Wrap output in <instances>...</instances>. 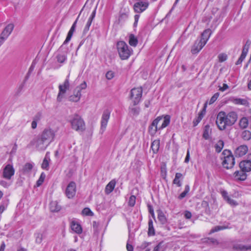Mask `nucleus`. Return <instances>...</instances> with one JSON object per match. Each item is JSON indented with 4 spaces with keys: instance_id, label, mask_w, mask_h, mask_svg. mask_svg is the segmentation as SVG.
<instances>
[{
    "instance_id": "f8f14e48",
    "label": "nucleus",
    "mask_w": 251,
    "mask_h": 251,
    "mask_svg": "<svg viewBox=\"0 0 251 251\" xmlns=\"http://www.w3.org/2000/svg\"><path fill=\"white\" fill-rule=\"evenodd\" d=\"M76 194V184L72 181L70 182L67 186L65 190V194L68 198H73Z\"/></svg>"
},
{
    "instance_id": "f03ea898",
    "label": "nucleus",
    "mask_w": 251,
    "mask_h": 251,
    "mask_svg": "<svg viewBox=\"0 0 251 251\" xmlns=\"http://www.w3.org/2000/svg\"><path fill=\"white\" fill-rule=\"evenodd\" d=\"M224 155V160L222 162L223 167L227 169H231L235 164L234 156L231 154L229 150H225L223 152Z\"/></svg>"
},
{
    "instance_id": "c756f323",
    "label": "nucleus",
    "mask_w": 251,
    "mask_h": 251,
    "mask_svg": "<svg viewBox=\"0 0 251 251\" xmlns=\"http://www.w3.org/2000/svg\"><path fill=\"white\" fill-rule=\"evenodd\" d=\"M182 178V175L179 173H176L175 175V179L173 180V183L176 184L178 187L181 186L180 179Z\"/></svg>"
},
{
    "instance_id": "aec40b11",
    "label": "nucleus",
    "mask_w": 251,
    "mask_h": 251,
    "mask_svg": "<svg viewBox=\"0 0 251 251\" xmlns=\"http://www.w3.org/2000/svg\"><path fill=\"white\" fill-rule=\"evenodd\" d=\"M242 170L241 171L235 172L233 174L234 179L237 180H245L247 178V175Z\"/></svg>"
},
{
    "instance_id": "cd10ccee",
    "label": "nucleus",
    "mask_w": 251,
    "mask_h": 251,
    "mask_svg": "<svg viewBox=\"0 0 251 251\" xmlns=\"http://www.w3.org/2000/svg\"><path fill=\"white\" fill-rule=\"evenodd\" d=\"M61 209L60 206L56 201H52L50 203V209L52 212L59 211Z\"/></svg>"
},
{
    "instance_id": "7ed1b4c3",
    "label": "nucleus",
    "mask_w": 251,
    "mask_h": 251,
    "mask_svg": "<svg viewBox=\"0 0 251 251\" xmlns=\"http://www.w3.org/2000/svg\"><path fill=\"white\" fill-rule=\"evenodd\" d=\"M72 128L77 131H82L85 129V123L83 119L78 115L73 116L70 120Z\"/></svg>"
},
{
    "instance_id": "a878e982",
    "label": "nucleus",
    "mask_w": 251,
    "mask_h": 251,
    "mask_svg": "<svg viewBox=\"0 0 251 251\" xmlns=\"http://www.w3.org/2000/svg\"><path fill=\"white\" fill-rule=\"evenodd\" d=\"M116 185V181L112 180L106 186L105 189V192L106 194H109L113 191Z\"/></svg>"
},
{
    "instance_id": "0e129e2a",
    "label": "nucleus",
    "mask_w": 251,
    "mask_h": 251,
    "mask_svg": "<svg viewBox=\"0 0 251 251\" xmlns=\"http://www.w3.org/2000/svg\"><path fill=\"white\" fill-rule=\"evenodd\" d=\"M126 249L127 250V251H133V247L132 245L129 244H127L126 245Z\"/></svg>"
},
{
    "instance_id": "9b49d317",
    "label": "nucleus",
    "mask_w": 251,
    "mask_h": 251,
    "mask_svg": "<svg viewBox=\"0 0 251 251\" xmlns=\"http://www.w3.org/2000/svg\"><path fill=\"white\" fill-rule=\"evenodd\" d=\"M110 112L108 110H104L102 113L100 124V132L101 133H103L105 131L108 120L110 118Z\"/></svg>"
},
{
    "instance_id": "052dcab7",
    "label": "nucleus",
    "mask_w": 251,
    "mask_h": 251,
    "mask_svg": "<svg viewBox=\"0 0 251 251\" xmlns=\"http://www.w3.org/2000/svg\"><path fill=\"white\" fill-rule=\"evenodd\" d=\"M162 242H160L157 246H156L154 249L153 251H159L160 248L162 247Z\"/></svg>"
},
{
    "instance_id": "79ce46f5",
    "label": "nucleus",
    "mask_w": 251,
    "mask_h": 251,
    "mask_svg": "<svg viewBox=\"0 0 251 251\" xmlns=\"http://www.w3.org/2000/svg\"><path fill=\"white\" fill-rule=\"evenodd\" d=\"M40 115L39 114L36 115L34 119V120L31 123V127L35 129L37 127V121L40 120Z\"/></svg>"
},
{
    "instance_id": "4468645a",
    "label": "nucleus",
    "mask_w": 251,
    "mask_h": 251,
    "mask_svg": "<svg viewBox=\"0 0 251 251\" xmlns=\"http://www.w3.org/2000/svg\"><path fill=\"white\" fill-rule=\"evenodd\" d=\"M149 2L148 1H139L136 2L134 5V9L135 12L141 13L144 11L148 7Z\"/></svg>"
},
{
    "instance_id": "20e7f679",
    "label": "nucleus",
    "mask_w": 251,
    "mask_h": 251,
    "mask_svg": "<svg viewBox=\"0 0 251 251\" xmlns=\"http://www.w3.org/2000/svg\"><path fill=\"white\" fill-rule=\"evenodd\" d=\"M143 90L142 87L134 88L130 91V99L132 100L133 105L135 106L140 102L142 96Z\"/></svg>"
},
{
    "instance_id": "2eb2a0df",
    "label": "nucleus",
    "mask_w": 251,
    "mask_h": 251,
    "mask_svg": "<svg viewBox=\"0 0 251 251\" xmlns=\"http://www.w3.org/2000/svg\"><path fill=\"white\" fill-rule=\"evenodd\" d=\"M225 118L226 120V124H228V126L233 125L237 120V115L233 111L229 112L227 114L225 112Z\"/></svg>"
},
{
    "instance_id": "6e6552de",
    "label": "nucleus",
    "mask_w": 251,
    "mask_h": 251,
    "mask_svg": "<svg viewBox=\"0 0 251 251\" xmlns=\"http://www.w3.org/2000/svg\"><path fill=\"white\" fill-rule=\"evenodd\" d=\"M216 123L219 129L221 130L225 129L227 126H229L228 124L226 123V122L225 118V112L220 111L218 113Z\"/></svg>"
},
{
    "instance_id": "1a4fd4ad",
    "label": "nucleus",
    "mask_w": 251,
    "mask_h": 251,
    "mask_svg": "<svg viewBox=\"0 0 251 251\" xmlns=\"http://www.w3.org/2000/svg\"><path fill=\"white\" fill-rule=\"evenodd\" d=\"M15 169L11 164H7L3 169L2 172V177L9 180L14 175Z\"/></svg>"
},
{
    "instance_id": "4c0bfd02",
    "label": "nucleus",
    "mask_w": 251,
    "mask_h": 251,
    "mask_svg": "<svg viewBox=\"0 0 251 251\" xmlns=\"http://www.w3.org/2000/svg\"><path fill=\"white\" fill-rule=\"evenodd\" d=\"M35 242L37 244H41L43 239V234L40 232H37L34 234Z\"/></svg>"
},
{
    "instance_id": "58836bf2",
    "label": "nucleus",
    "mask_w": 251,
    "mask_h": 251,
    "mask_svg": "<svg viewBox=\"0 0 251 251\" xmlns=\"http://www.w3.org/2000/svg\"><path fill=\"white\" fill-rule=\"evenodd\" d=\"M228 228H229V227L228 226H216L210 230V233H214V232L220 231L221 230H223V229Z\"/></svg>"
},
{
    "instance_id": "69168bd1",
    "label": "nucleus",
    "mask_w": 251,
    "mask_h": 251,
    "mask_svg": "<svg viewBox=\"0 0 251 251\" xmlns=\"http://www.w3.org/2000/svg\"><path fill=\"white\" fill-rule=\"evenodd\" d=\"M95 15H96V10H94L92 12V14H91V16H90V17L89 18V19H91V20H93L94 18H95Z\"/></svg>"
},
{
    "instance_id": "39448f33",
    "label": "nucleus",
    "mask_w": 251,
    "mask_h": 251,
    "mask_svg": "<svg viewBox=\"0 0 251 251\" xmlns=\"http://www.w3.org/2000/svg\"><path fill=\"white\" fill-rule=\"evenodd\" d=\"M30 143L38 151H44L50 145L40 135L35 138Z\"/></svg>"
},
{
    "instance_id": "774afa93",
    "label": "nucleus",
    "mask_w": 251,
    "mask_h": 251,
    "mask_svg": "<svg viewBox=\"0 0 251 251\" xmlns=\"http://www.w3.org/2000/svg\"><path fill=\"white\" fill-rule=\"evenodd\" d=\"M5 244L4 243H2L0 247V251H4L5 249Z\"/></svg>"
},
{
    "instance_id": "338daca9",
    "label": "nucleus",
    "mask_w": 251,
    "mask_h": 251,
    "mask_svg": "<svg viewBox=\"0 0 251 251\" xmlns=\"http://www.w3.org/2000/svg\"><path fill=\"white\" fill-rule=\"evenodd\" d=\"M189 158H190L189 151H188L187 152L186 156L185 159V162L186 163H187V162H189Z\"/></svg>"
},
{
    "instance_id": "a18cd8bd",
    "label": "nucleus",
    "mask_w": 251,
    "mask_h": 251,
    "mask_svg": "<svg viewBox=\"0 0 251 251\" xmlns=\"http://www.w3.org/2000/svg\"><path fill=\"white\" fill-rule=\"evenodd\" d=\"M231 206H235L238 205V203L235 200L231 199L229 197L226 201Z\"/></svg>"
},
{
    "instance_id": "49530a36",
    "label": "nucleus",
    "mask_w": 251,
    "mask_h": 251,
    "mask_svg": "<svg viewBox=\"0 0 251 251\" xmlns=\"http://www.w3.org/2000/svg\"><path fill=\"white\" fill-rule=\"evenodd\" d=\"M87 87V84L85 81H84L79 86H77L75 88L76 90H79V91L81 93L82 90L85 89Z\"/></svg>"
},
{
    "instance_id": "72a5a7b5",
    "label": "nucleus",
    "mask_w": 251,
    "mask_h": 251,
    "mask_svg": "<svg viewBox=\"0 0 251 251\" xmlns=\"http://www.w3.org/2000/svg\"><path fill=\"white\" fill-rule=\"evenodd\" d=\"M149 229H148V235L149 236L154 235L155 234V231L153 226V222L152 220L150 219L149 221Z\"/></svg>"
},
{
    "instance_id": "2f4dec72",
    "label": "nucleus",
    "mask_w": 251,
    "mask_h": 251,
    "mask_svg": "<svg viewBox=\"0 0 251 251\" xmlns=\"http://www.w3.org/2000/svg\"><path fill=\"white\" fill-rule=\"evenodd\" d=\"M128 42L130 46L136 47L138 44V40L133 34H130L129 36Z\"/></svg>"
},
{
    "instance_id": "680f3d73",
    "label": "nucleus",
    "mask_w": 251,
    "mask_h": 251,
    "mask_svg": "<svg viewBox=\"0 0 251 251\" xmlns=\"http://www.w3.org/2000/svg\"><path fill=\"white\" fill-rule=\"evenodd\" d=\"M139 18V15L137 14V15H135L134 16V20H135V21H134V26H137Z\"/></svg>"
},
{
    "instance_id": "5701e85b",
    "label": "nucleus",
    "mask_w": 251,
    "mask_h": 251,
    "mask_svg": "<svg viewBox=\"0 0 251 251\" xmlns=\"http://www.w3.org/2000/svg\"><path fill=\"white\" fill-rule=\"evenodd\" d=\"M207 102L205 103L203 109L201 112H200L199 114L198 117L195 120H194L193 124L194 126H196L203 118V116L205 113V109L207 107Z\"/></svg>"
},
{
    "instance_id": "f3484780",
    "label": "nucleus",
    "mask_w": 251,
    "mask_h": 251,
    "mask_svg": "<svg viewBox=\"0 0 251 251\" xmlns=\"http://www.w3.org/2000/svg\"><path fill=\"white\" fill-rule=\"evenodd\" d=\"M205 44L200 40H196L191 49V52L193 54L198 53L204 46Z\"/></svg>"
},
{
    "instance_id": "4be33fe9",
    "label": "nucleus",
    "mask_w": 251,
    "mask_h": 251,
    "mask_svg": "<svg viewBox=\"0 0 251 251\" xmlns=\"http://www.w3.org/2000/svg\"><path fill=\"white\" fill-rule=\"evenodd\" d=\"M248 50H249V46L245 45L243 47L240 57H239V58L238 59V60L237 61V62L236 63V65H239V64H241L242 61L244 60V59L246 57L247 54L248 52Z\"/></svg>"
},
{
    "instance_id": "bf43d9fd",
    "label": "nucleus",
    "mask_w": 251,
    "mask_h": 251,
    "mask_svg": "<svg viewBox=\"0 0 251 251\" xmlns=\"http://www.w3.org/2000/svg\"><path fill=\"white\" fill-rule=\"evenodd\" d=\"M0 185H2L4 187H7L8 186H9L10 184L4 180H0Z\"/></svg>"
},
{
    "instance_id": "393cba45",
    "label": "nucleus",
    "mask_w": 251,
    "mask_h": 251,
    "mask_svg": "<svg viewBox=\"0 0 251 251\" xmlns=\"http://www.w3.org/2000/svg\"><path fill=\"white\" fill-rule=\"evenodd\" d=\"M81 96V93L75 89L74 94L69 97V100L71 101L77 102L80 100Z\"/></svg>"
},
{
    "instance_id": "9d476101",
    "label": "nucleus",
    "mask_w": 251,
    "mask_h": 251,
    "mask_svg": "<svg viewBox=\"0 0 251 251\" xmlns=\"http://www.w3.org/2000/svg\"><path fill=\"white\" fill-rule=\"evenodd\" d=\"M13 24H8L3 29L0 35V43L3 44L5 40L8 37L14 29Z\"/></svg>"
},
{
    "instance_id": "6e6d98bb",
    "label": "nucleus",
    "mask_w": 251,
    "mask_h": 251,
    "mask_svg": "<svg viewBox=\"0 0 251 251\" xmlns=\"http://www.w3.org/2000/svg\"><path fill=\"white\" fill-rule=\"evenodd\" d=\"M114 76V73L112 71H108L106 74V77L108 79H111Z\"/></svg>"
},
{
    "instance_id": "13d9d810",
    "label": "nucleus",
    "mask_w": 251,
    "mask_h": 251,
    "mask_svg": "<svg viewBox=\"0 0 251 251\" xmlns=\"http://www.w3.org/2000/svg\"><path fill=\"white\" fill-rule=\"evenodd\" d=\"M228 88V85L224 83V84H223V85L222 87H220L219 88V90H220L222 92H223V91L226 90V89H227Z\"/></svg>"
},
{
    "instance_id": "8fccbe9b",
    "label": "nucleus",
    "mask_w": 251,
    "mask_h": 251,
    "mask_svg": "<svg viewBox=\"0 0 251 251\" xmlns=\"http://www.w3.org/2000/svg\"><path fill=\"white\" fill-rule=\"evenodd\" d=\"M219 96V93H215L210 99L209 102V104H211L213 103L217 100Z\"/></svg>"
},
{
    "instance_id": "603ef678",
    "label": "nucleus",
    "mask_w": 251,
    "mask_h": 251,
    "mask_svg": "<svg viewBox=\"0 0 251 251\" xmlns=\"http://www.w3.org/2000/svg\"><path fill=\"white\" fill-rule=\"evenodd\" d=\"M130 112L133 115H137L139 114L140 109L138 107H134L130 108Z\"/></svg>"
},
{
    "instance_id": "4d7b16f0",
    "label": "nucleus",
    "mask_w": 251,
    "mask_h": 251,
    "mask_svg": "<svg viewBox=\"0 0 251 251\" xmlns=\"http://www.w3.org/2000/svg\"><path fill=\"white\" fill-rule=\"evenodd\" d=\"M221 194L225 201H226V200L229 197L227 192L226 191H222Z\"/></svg>"
},
{
    "instance_id": "3c124183",
    "label": "nucleus",
    "mask_w": 251,
    "mask_h": 251,
    "mask_svg": "<svg viewBox=\"0 0 251 251\" xmlns=\"http://www.w3.org/2000/svg\"><path fill=\"white\" fill-rule=\"evenodd\" d=\"M218 59L219 62H224L227 59V55L225 53H221L218 55Z\"/></svg>"
},
{
    "instance_id": "f257e3e1",
    "label": "nucleus",
    "mask_w": 251,
    "mask_h": 251,
    "mask_svg": "<svg viewBox=\"0 0 251 251\" xmlns=\"http://www.w3.org/2000/svg\"><path fill=\"white\" fill-rule=\"evenodd\" d=\"M117 49L122 60L128 59L132 52L131 49L124 41H119L117 43Z\"/></svg>"
},
{
    "instance_id": "c85d7f7f",
    "label": "nucleus",
    "mask_w": 251,
    "mask_h": 251,
    "mask_svg": "<svg viewBox=\"0 0 251 251\" xmlns=\"http://www.w3.org/2000/svg\"><path fill=\"white\" fill-rule=\"evenodd\" d=\"M171 117L169 115H166L164 117L163 122L160 127H158V129L160 130L168 126L170 122Z\"/></svg>"
},
{
    "instance_id": "c9c22d12",
    "label": "nucleus",
    "mask_w": 251,
    "mask_h": 251,
    "mask_svg": "<svg viewBox=\"0 0 251 251\" xmlns=\"http://www.w3.org/2000/svg\"><path fill=\"white\" fill-rule=\"evenodd\" d=\"M249 125L248 120L246 117H243L239 122V126L241 128H246Z\"/></svg>"
},
{
    "instance_id": "a19ab883",
    "label": "nucleus",
    "mask_w": 251,
    "mask_h": 251,
    "mask_svg": "<svg viewBox=\"0 0 251 251\" xmlns=\"http://www.w3.org/2000/svg\"><path fill=\"white\" fill-rule=\"evenodd\" d=\"M45 177H46V175L44 173H42L41 174L39 178L37 181L36 185L37 187L40 186L43 183V182H44V181L45 180Z\"/></svg>"
},
{
    "instance_id": "e433bc0d",
    "label": "nucleus",
    "mask_w": 251,
    "mask_h": 251,
    "mask_svg": "<svg viewBox=\"0 0 251 251\" xmlns=\"http://www.w3.org/2000/svg\"><path fill=\"white\" fill-rule=\"evenodd\" d=\"M75 30V28H74V27H71L68 33L67 36L63 43V44H66L70 41Z\"/></svg>"
},
{
    "instance_id": "423d86ee",
    "label": "nucleus",
    "mask_w": 251,
    "mask_h": 251,
    "mask_svg": "<svg viewBox=\"0 0 251 251\" xmlns=\"http://www.w3.org/2000/svg\"><path fill=\"white\" fill-rule=\"evenodd\" d=\"M39 135L50 144L54 140L55 131L50 128H45Z\"/></svg>"
},
{
    "instance_id": "b1692460",
    "label": "nucleus",
    "mask_w": 251,
    "mask_h": 251,
    "mask_svg": "<svg viewBox=\"0 0 251 251\" xmlns=\"http://www.w3.org/2000/svg\"><path fill=\"white\" fill-rule=\"evenodd\" d=\"M211 34V30L209 29L205 30L201 34V37L200 40L205 44H206Z\"/></svg>"
},
{
    "instance_id": "c03bdc74",
    "label": "nucleus",
    "mask_w": 251,
    "mask_h": 251,
    "mask_svg": "<svg viewBox=\"0 0 251 251\" xmlns=\"http://www.w3.org/2000/svg\"><path fill=\"white\" fill-rule=\"evenodd\" d=\"M243 137L245 140H248L251 138V133L249 131H244L243 132Z\"/></svg>"
},
{
    "instance_id": "412c9836",
    "label": "nucleus",
    "mask_w": 251,
    "mask_h": 251,
    "mask_svg": "<svg viewBox=\"0 0 251 251\" xmlns=\"http://www.w3.org/2000/svg\"><path fill=\"white\" fill-rule=\"evenodd\" d=\"M50 161V157L49 153L47 152L41 165L42 169L46 171H48L50 168L49 163Z\"/></svg>"
},
{
    "instance_id": "dca6fc26",
    "label": "nucleus",
    "mask_w": 251,
    "mask_h": 251,
    "mask_svg": "<svg viewBox=\"0 0 251 251\" xmlns=\"http://www.w3.org/2000/svg\"><path fill=\"white\" fill-rule=\"evenodd\" d=\"M162 120V117L159 116L157 117L152 122L151 125L149 127V132L151 135H154L157 130L158 129L157 127V125L158 123Z\"/></svg>"
},
{
    "instance_id": "bb28decb",
    "label": "nucleus",
    "mask_w": 251,
    "mask_h": 251,
    "mask_svg": "<svg viewBox=\"0 0 251 251\" xmlns=\"http://www.w3.org/2000/svg\"><path fill=\"white\" fill-rule=\"evenodd\" d=\"M157 218L160 223L162 225L167 223V219L164 214V213L160 210L157 211Z\"/></svg>"
},
{
    "instance_id": "09e8293b",
    "label": "nucleus",
    "mask_w": 251,
    "mask_h": 251,
    "mask_svg": "<svg viewBox=\"0 0 251 251\" xmlns=\"http://www.w3.org/2000/svg\"><path fill=\"white\" fill-rule=\"evenodd\" d=\"M57 61L60 63H63L66 60L65 54H59L57 56Z\"/></svg>"
},
{
    "instance_id": "6ab92c4d",
    "label": "nucleus",
    "mask_w": 251,
    "mask_h": 251,
    "mask_svg": "<svg viewBox=\"0 0 251 251\" xmlns=\"http://www.w3.org/2000/svg\"><path fill=\"white\" fill-rule=\"evenodd\" d=\"M71 227L72 230L77 234H81L82 232L80 225L75 221H72L71 222Z\"/></svg>"
},
{
    "instance_id": "ddd939ff",
    "label": "nucleus",
    "mask_w": 251,
    "mask_h": 251,
    "mask_svg": "<svg viewBox=\"0 0 251 251\" xmlns=\"http://www.w3.org/2000/svg\"><path fill=\"white\" fill-rule=\"evenodd\" d=\"M239 167L244 172H249L251 171V153L248 155L246 160H243L240 163Z\"/></svg>"
},
{
    "instance_id": "e2e57ef3",
    "label": "nucleus",
    "mask_w": 251,
    "mask_h": 251,
    "mask_svg": "<svg viewBox=\"0 0 251 251\" xmlns=\"http://www.w3.org/2000/svg\"><path fill=\"white\" fill-rule=\"evenodd\" d=\"M192 214L189 211H186L185 213V217L186 219H189L191 218Z\"/></svg>"
},
{
    "instance_id": "473e14b6",
    "label": "nucleus",
    "mask_w": 251,
    "mask_h": 251,
    "mask_svg": "<svg viewBox=\"0 0 251 251\" xmlns=\"http://www.w3.org/2000/svg\"><path fill=\"white\" fill-rule=\"evenodd\" d=\"M233 103L235 104H240L245 105L247 104V101L245 99L240 98H235L232 100Z\"/></svg>"
},
{
    "instance_id": "ea45409f",
    "label": "nucleus",
    "mask_w": 251,
    "mask_h": 251,
    "mask_svg": "<svg viewBox=\"0 0 251 251\" xmlns=\"http://www.w3.org/2000/svg\"><path fill=\"white\" fill-rule=\"evenodd\" d=\"M189 191H190L189 186L188 185H186L185 186L184 191L179 195V196H178V198L179 199H182L183 198H184L186 196V195L188 194V193L189 192Z\"/></svg>"
},
{
    "instance_id": "a211bd4d",
    "label": "nucleus",
    "mask_w": 251,
    "mask_h": 251,
    "mask_svg": "<svg viewBox=\"0 0 251 251\" xmlns=\"http://www.w3.org/2000/svg\"><path fill=\"white\" fill-rule=\"evenodd\" d=\"M248 148L246 145H241L238 147L235 151V155L237 157H241L247 153Z\"/></svg>"
},
{
    "instance_id": "37998d69",
    "label": "nucleus",
    "mask_w": 251,
    "mask_h": 251,
    "mask_svg": "<svg viewBox=\"0 0 251 251\" xmlns=\"http://www.w3.org/2000/svg\"><path fill=\"white\" fill-rule=\"evenodd\" d=\"M82 214L85 216H93V213L89 208H85L82 211Z\"/></svg>"
},
{
    "instance_id": "0eeeda50",
    "label": "nucleus",
    "mask_w": 251,
    "mask_h": 251,
    "mask_svg": "<svg viewBox=\"0 0 251 251\" xmlns=\"http://www.w3.org/2000/svg\"><path fill=\"white\" fill-rule=\"evenodd\" d=\"M70 86V83L69 81V75L67 77V78L65 80L63 84L60 85L59 86V92L57 97V101L61 102L64 97V95L69 89Z\"/></svg>"
},
{
    "instance_id": "5fc2aeb1",
    "label": "nucleus",
    "mask_w": 251,
    "mask_h": 251,
    "mask_svg": "<svg viewBox=\"0 0 251 251\" xmlns=\"http://www.w3.org/2000/svg\"><path fill=\"white\" fill-rule=\"evenodd\" d=\"M92 21H93L92 20L88 19V21H87L86 25L84 28L85 31H88L89 30V27L92 24Z\"/></svg>"
},
{
    "instance_id": "f704fd0d",
    "label": "nucleus",
    "mask_w": 251,
    "mask_h": 251,
    "mask_svg": "<svg viewBox=\"0 0 251 251\" xmlns=\"http://www.w3.org/2000/svg\"><path fill=\"white\" fill-rule=\"evenodd\" d=\"M224 146V143L223 140H219L215 145V150L217 152H220L221 151L222 149H223Z\"/></svg>"
},
{
    "instance_id": "de8ad7c7",
    "label": "nucleus",
    "mask_w": 251,
    "mask_h": 251,
    "mask_svg": "<svg viewBox=\"0 0 251 251\" xmlns=\"http://www.w3.org/2000/svg\"><path fill=\"white\" fill-rule=\"evenodd\" d=\"M136 198L134 196H131L128 201V205L130 206H133L135 203Z\"/></svg>"
},
{
    "instance_id": "864d4df0",
    "label": "nucleus",
    "mask_w": 251,
    "mask_h": 251,
    "mask_svg": "<svg viewBox=\"0 0 251 251\" xmlns=\"http://www.w3.org/2000/svg\"><path fill=\"white\" fill-rule=\"evenodd\" d=\"M32 168L33 166L32 164L30 163H26L24 166V170L25 172H29L32 169Z\"/></svg>"
},
{
    "instance_id": "7c9ffc66",
    "label": "nucleus",
    "mask_w": 251,
    "mask_h": 251,
    "mask_svg": "<svg viewBox=\"0 0 251 251\" xmlns=\"http://www.w3.org/2000/svg\"><path fill=\"white\" fill-rule=\"evenodd\" d=\"M160 141L159 140H154L151 145V148L154 153H156L159 149Z\"/></svg>"
}]
</instances>
